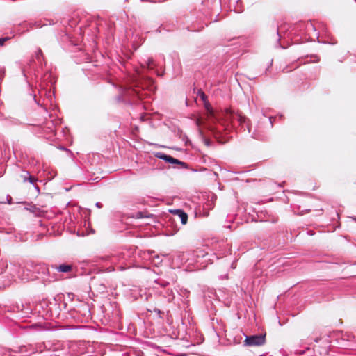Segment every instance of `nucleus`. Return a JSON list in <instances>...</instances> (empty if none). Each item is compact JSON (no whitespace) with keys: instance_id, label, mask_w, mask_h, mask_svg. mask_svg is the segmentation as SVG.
<instances>
[{"instance_id":"obj_1","label":"nucleus","mask_w":356,"mask_h":356,"mask_svg":"<svg viewBox=\"0 0 356 356\" xmlns=\"http://www.w3.org/2000/svg\"><path fill=\"white\" fill-rule=\"evenodd\" d=\"M266 335L265 334H257L246 336L243 343L246 346H260L265 343Z\"/></svg>"},{"instance_id":"obj_2","label":"nucleus","mask_w":356,"mask_h":356,"mask_svg":"<svg viewBox=\"0 0 356 356\" xmlns=\"http://www.w3.org/2000/svg\"><path fill=\"white\" fill-rule=\"evenodd\" d=\"M230 115L232 122L233 124L238 122L242 127V128L244 127V126L245 125L247 126L248 132L251 133V127L249 126L248 120L245 116L243 115L241 113L238 112L230 113Z\"/></svg>"},{"instance_id":"obj_3","label":"nucleus","mask_w":356,"mask_h":356,"mask_svg":"<svg viewBox=\"0 0 356 356\" xmlns=\"http://www.w3.org/2000/svg\"><path fill=\"white\" fill-rule=\"evenodd\" d=\"M156 156L162 160H164V161L170 163H177V164L181 165H185V163H184L181 161H179L178 159H175L170 155L165 154L163 153L159 152V153H157Z\"/></svg>"},{"instance_id":"obj_4","label":"nucleus","mask_w":356,"mask_h":356,"mask_svg":"<svg viewBox=\"0 0 356 356\" xmlns=\"http://www.w3.org/2000/svg\"><path fill=\"white\" fill-rule=\"evenodd\" d=\"M170 212L174 213L175 215L177 216V217L180 219L181 222L183 225L186 224L187 220H188V215L183 210L175 209V210H171Z\"/></svg>"},{"instance_id":"obj_5","label":"nucleus","mask_w":356,"mask_h":356,"mask_svg":"<svg viewBox=\"0 0 356 356\" xmlns=\"http://www.w3.org/2000/svg\"><path fill=\"white\" fill-rule=\"evenodd\" d=\"M54 268L59 272L68 273L71 271L72 266L70 264H63L59 266H54Z\"/></svg>"},{"instance_id":"obj_6","label":"nucleus","mask_w":356,"mask_h":356,"mask_svg":"<svg viewBox=\"0 0 356 356\" xmlns=\"http://www.w3.org/2000/svg\"><path fill=\"white\" fill-rule=\"evenodd\" d=\"M154 63L152 58H147V60H144L143 63H141V67L142 68H148V69H152L154 67Z\"/></svg>"},{"instance_id":"obj_7","label":"nucleus","mask_w":356,"mask_h":356,"mask_svg":"<svg viewBox=\"0 0 356 356\" xmlns=\"http://www.w3.org/2000/svg\"><path fill=\"white\" fill-rule=\"evenodd\" d=\"M22 177L24 181H26L28 180L33 184H34V183L37 181V179L35 177L31 176L28 172H25L24 175H22Z\"/></svg>"},{"instance_id":"obj_8","label":"nucleus","mask_w":356,"mask_h":356,"mask_svg":"<svg viewBox=\"0 0 356 356\" xmlns=\"http://www.w3.org/2000/svg\"><path fill=\"white\" fill-rule=\"evenodd\" d=\"M200 134L202 136V140L204 141V144L207 145V146H210L211 145V140H209V139L206 138L202 134L201 131H200Z\"/></svg>"},{"instance_id":"obj_9","label":"nucleus","mask_w":356,"mask_h":356,"mask_svg":"<svg viewBox=\"0 0 356 356\" xmlns=\"http://www.w3.org/2000/svg\"><path fill=\"white\" fill-rule=\"evenodd\" d=\"M9 40L8 37H4L0 38V47H2L4 45L5 42Z\"/></svg>"},{"instance_id":"obj_10","label":"nucleus","mask_w":356,"mask_h":356,"mask_svg":"<svg viewBox=\"0 0 356 356\" xmlns=\"http://www.w3.org/2000/svg\"><path fill=\"white\" fill-rule=\"evenodd\" d=\"M36 58L40 61V57L42 56V50L41 49H38L37 51H36Z\"/></svg>"},{"instance_id":"obj_11","label":"nucleus","mask_w":356,"mask_h":356,"mask_svg":"<svg viewBox=\"0 0 356 356\" xmlns=\"http://www.w3.org/2000/svg\"><path fill=\"white\" fill-rule=\"evenodd\" d=\"M204 106H205V108L210 113H211V111H212V108L211 106V105L208 103V102H204Z\"/></svg>"},{"instance_id":"obj_12","label":"nucleus","mask_w":356,"mask_h":356,"mask_svg":"<svg viewBox=\"0 0 356 356\" xmlns=\"http://www.w3.org/2000/svg\"><path fill=\"white\" fill-rule=\"evenodd\" d=\"M156 283H159V284H161V286L163 287H165L166 286L168 285V282H166V281H162L161 282H158V281H156Z\"/></svg>"},{"instance_id":"obj_13","label":"nucleus","mask_w":356,"mask_h":356,"mask_svg":"<svg viewBox=\"0 0 356 356\" xmlns=\"http://www.w3.org/2000/svg\"><path fill=\"white\" fill-rule=\"evenodd\" d=\"M200 96L201 99L205 102L206 99H207L206 95L203 92H200Z\"/></svg>"},{"instance_id":"obj_14","label":"nucleus","mask_w":356,"mask_h":356,"mask_svg":"<svg viewBox=\"0 0 356 356\" xmlns=\"http://www.w3.org/2000/svg\"><path fill=\"white\" fill-rule=\"evenodd\" d=\"M136 73L137 76H140L141 75V71H140V70H139V69H136Z\"/></svg>"},{"instance_id":"obj_15","label":"nucleus","mask_w":356,"mask_h":356,"mask_svg":"<svg viewBox=\"0 0 356 356\" xmlns=\"http://www.w3.org/2000/svg\"><path fill=\"white\" fill-rule=\"evenodd\" d=\"M95 205H96V207H97V208H102V204H101L100 202H97V203L95 204Z\"/></svg>"},{"instance_id":"obj_16","label":"nucleus","mask_w":356,"mask_h":356,"mask_svg":"<svg viewBox=\"0 0 356 356\" xmlns=\"http://www.w3.org/2000/svg\"><path fill=\"white\" fill-rule=\"evenodd\" d=\"M133 81H135V82H137L138 81V77H136V76L133 77Z\"/></svg>"},{"instance_id":"obj_17","label":"nucleus","mask_w":356,"mask_h":356,"mask_svg":"<svg viewBox=\"0 0 356 356\" xmlns=\"http://www.w3.org/2000/svg\"><path fill=\"white\" fill-rule=\"evenodd\" d=\"M134 92H135V93L137 94V95H138L139 97H140V95L138 94V92L137 91L134 90Z\"/></svg>"},{"instance_id":"obj_18","label":"nucleus","mask_w":356,"mask_h":356,"mask_svg":"<svg viewBox=\"0 0 356 356\" xmlns=\"http://www.w3.org/2000/svg\"><path fill=\"white\" fill-rule=\"evenodd\" d=\"M21 279H22V280H27V278H26V277H21Z\"/></svg>"},{"instance_id":"obj_19","label":"nucleus","mask_w":356,"mask_h":356,"mask_svg":"<svg viewBox=\"0 0 356 356\" xmlns=\"http://www.w3.org/2000/svg\"><path fill=\"white\" fill-rule=\"evenodd\" d=\"M35 189H37L38 191H39V187H38V186H35Z\"/></svg>"},{"instance_id":"obj_20","label":"nucleus","mask_w":356,"mask_h":356,"mask_svg":"<svg viewBox=\"0 0 356 356\" xmlns=\"http://www.w3.org/2000/svg\"><path fill=\"white\" fill-rule=\"evenodd\" d=\"M308 25H309L310 27H312V26H313L312 24H308Z\"/></svg>"},{"instance_id":"obj_21","label":"nucleus","mask_w":356,"mask_h":356,"mask_svg":"<svg viewBox=\"0 0 356 356\" xmlns=\"http://www.w3.org/2000/svg\"><path fill=\"white\" fill-rule=\"evenodd\" d=\"M277 35L280 37V35H279V32H278V31L277 32Z\"/></svg>"}]
</instances>
